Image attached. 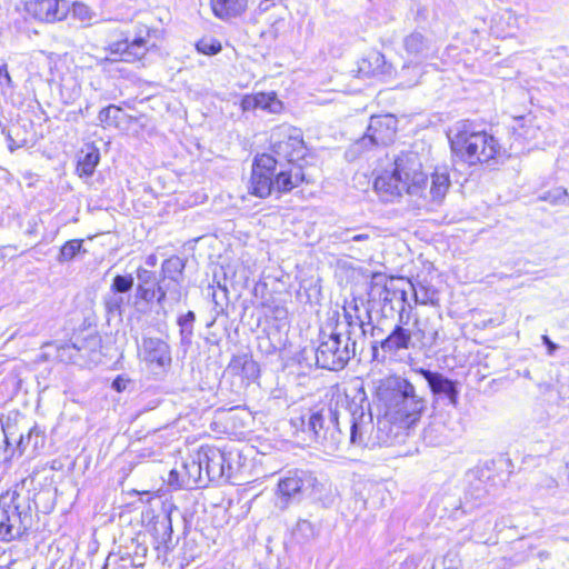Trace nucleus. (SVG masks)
Here are the masks:
<instances>
[{
    "label": "nucleus",
    "instance_id": "obj_61",
    "mask_svg": "<svg viewBox=\"0 0 569 569\" xmlns=\"http://www.w3.org/2000/svg\"><path fill=\"white\" fill-rule=\"evenodd\" d=\"M501 18H505V19H507L508 21H510V20H515V21H516V18L512 16V13H511L510 11H506V12L501 16Z\"/></svg>",
    "mask_w": 569,
    "mask_h": 569
},
{
    "label": "nucleus",
    "instance_id": "obj_28",
    "mask_svg": "<svg viewBox=\"0 0 569 569\" xmlns=\"http://www.w3.org/2000/svg\"><path fill=\"white\" fill-rule=\"evenodd\" d=\"M422 62L409 59V62L402 64L399 71L393 69V77L399 79L402 87H412L419 83V78L422 74Z\"/></svg>",
    "mask_w": 569,
    "mask_h": 569
},
{
    "label": "nucleus",
    "instance_id": "obj_35",
    "mask_svg": "<svg viewBox=\"0 0 569 569\" xmlns=\"http://www.w3.org/2000/svg\"><path fill=\"white\" fill-rule=\"evenodd\" d=\"M99 160L100 153L98 149H91L78 160L77 171L80 176L90 177L93 174Z\"/></svg>",
    "mask_w": 569,
    "mask_h": 569
},
{
    "label": "nucleus",
    "instance_id": "obj_9",
    "mask_svg": "<svg viewBox=\"0 0 569 569\" xmlns=\"http://www.w3.org/2000/svg\"><path fill=\"white\" fill-rule=\"evenodd\" d=\"M345 413L349 417V443L360 448H375L372 415L365 392L352 399Z\"/></svg>",
    "mask_w": 569,
    "mask_h": 569
},
{
    "label": "nucleus",
    "instance_id": "obj_54",
    "mask_svg": "<svg viewBox=\"0 0 569 569\" xmlns=\"http://www.w3.org/2000/svg\"><path fill=\"white\" fill-rule=\"evenodd\" d=\"M168 483L171 487L181 488L180 480H179V472L176 470V468L170 470L169 476H168Z\"/></svg>",
    "mask_w": 569,
    "mask_h": 569
},
{
    "label": "nucleus",
    "instance_id": "obj_33",
    "mask_svg": "<svg viewBox=\"0 0 569 569\" xmlns=\"http://www.w3.org/2000/svg\"><path fill=\"white\" fill-rule=\"evenodd\" d=\"M43 443L44 435L37 426H34L27 435H20L14 450L18 451L19 455H22L29 446H31L32 450L36 451L38 448L43 447Z\"/></svg>",
    "mask_w": 569,
    "mask_h": 569
},
{
    "label": "nucleus",
    "instance_id": "obj_19",
    "mask_svg": "<svg viewBox=\"0 0 569 569\" xmlns=\"http://www.w3.org/2000/svg\"><path fill=\"white\" fill-rule=\"evenodd\" d=\"M142 352L144 361L156 365L160 369H164L171 365L172 358L170 346L160 338H143Z\"/></svg>",
    "mask_w": 569,
    "mask_h": 569
},
{
    "label": "nucleus",
    "instance_id": "obj_5",
    "mask_svg": "<svg viewBox=\"0 0 569 569\" xmlns=\"http://www.w3.org/2000/svg\"><path fill=\"white\" fill-rule=\"evenodd\" d=\"M340 416L337 402L335 406L330 403L309 409L298 420L302 431L307 432L326 453L332 455L343 445Z\"/></svg>",
    "mask_w": 569,
    "mask_h": 569
},
{
    "label": "nucleus",
    "instance_id": "obj_59",
    "mask_svg": "<svg viewBox=\"0 0 569 569\" xmlns=\"http://www.w3.org/2000/svg\"><path fill=\"white\" fill-rule=\"evenodd\" d=\"M427 17V9L425 7H418L416 11L415 20L418 22L420 19L425 20Z\"/></svg>",
    "mask_w": 569,
    "mask_h": 569
},
{
    "label": "nucleus",
    "instance_id": "obj_23",
    "mask_svg": "<svg viewBox=\"0 0 569 569\" xmlns=\"http://www.w3.org/2000/svg\"><path fill=\"white\" fill-rule=\"evenodd\" d=\"M249 0H210L214 17L222 21H230L241 17L248 8Z\"/></svg>",
    "mask_w": 569,
    "mask_h": 569
},
{
    "label": "nucleus",
    "instance_id": "obj_6",
    "mask_svg": "<svg viewBox=\"0 0 569 569\" xmlns=\"http://www.w3.org/2000/svg\"><path fill=\"white\" fill-rule=\"evenodd\" d=\"M32 527L31 505L17 490L0 496V538L10 542L20 539Z\"/></svg>",
    "mask_w": 569,
    "mask_h": 569
},
{
    "label": "nucleus",
    "instance_id": "obj_50",
    "mask_svg": "<svg viewBox=\"0 0 569 569\" xmlns=\"http://www.w3.org/2000/svg\"><path fill=\"white\" fill-rule=\"evenodd\" d=\"M154 301L161 309H164L166 302L169 301V296L159 279L154 286Z\"/></svg>",
    "mask_w": 569,
    "mask_h": 569
},
{
    "label": "nucleus",
    "instance_id": "obj_39",
    "mask_svg": "<svg viewBox=\"0 0 569 569\" xmlns=\"http://www.w3.org/2000/svg\"><path fill=\"white\" fill-rule=\"evenodd\" d=\"M83 241L72 239L67 241L61 248L57 257L58 262L64 263L71 261L81 250Z\"/></svg>",
    "mask_w": 569,
    "mask_h": 569
},
{
    "label": "nucleus",
    "instance_id": "obj_38",
    "mask_svg": "<svg viewBox=\"0 0 569 569\" xmlns=\"http://www.w3.org/2000/svg\"><path fill=\"white\" fill-rule=\"evenodd\" d=\"M257 108L268 110L271 113H277L282 109V102L273 92H259L257 93Z\"/></svg>",
    "mask_w": 569,
    "mask_h": 569
},
{
    "label": "nucleus",
    "instance_id": "obj_49",
    "mask_svg": "<svg viewBox=\"0 0 569 569\" xmlns=\"http://www.w3.org/2000/svg\"><path fill=\"white\" fill-rule=\"evenodd\" d=\"M339 239L343 242L347 241H356V242H363L368 241L370 239L369 233H355L352 230L348 229L340 233Z\"/></svg>",
    "mask_w": 569,
    "mask_h": 569
},
{
    "label": "nucleus",
    "instance_id": "obj_55",
    "mask_svg": "<svg viewBox=\"0 0 569 569\" xmlns=\"http://www.w3.org/2000/svg\"><path fill=\"white\" fill-rule=\"evenodd\" d=\"M3 81H6L8 86L11 84V77L9 74L7 64L0 66V83L2 84Z\"/></svg>",
    "mask_w": 569,
    "mask_h": 569
},
{
    "label": "nucleus",
    "instance_id": "obj_64",
    "mask_svg": "<svg viewBox=\"0 0 569 569\" xmlns=\"http://www.w3.org/2000/svg\"><path fill=\"white\" fill-rule=\"evenodd\" d=\"M212 299H213L214 303L218 305V301L216 300V293L212 295Z\"/></svg>",
    "mask_w": 569,
    "mask_h": 569
},
{
    "label": "nucleus",
    "instance_id": "obj_16",
    "mask_svg": "<svg viewBox=\"0 0 569 569\" xmlns=\"http://www.w3.org/2000/svg\"><path fill=\"white\" fill-rule=\"evenodd\" d=\"M23 3L28 14L43 22L61 21L70 11L67 0H23Z\"/></svg>",
    "mask_w": 569,
    "mask_h": 569
},
{
    "label": "nucleus",
    "instance_id": "obj_3",
    "mask_svg": "<svg viewBox=\"0 0 569 569\" xmlns=\"http://www.w3.org/2000/svg\"><path fill=\"white\" fill-rule=\"evenodd\" d=\"M427 183L422 161L416 151H402L393 162L392 171H386L375 180V189L387 196H401L403 192L418 196Z\"/></svg>",
    "mask_w": 569,
    "mask_h": 569
},
{
    "label": "nucleus",
    "instance_id": "obj_48",
    "mask_svg": "<svg viewBox=\"0 0 569 569\" xmlns=\"http://www.w3.org/2000/svg\"><path fill=\"white\" fill-rule=\"evenodd\" d=\"M221 43L217 40H200L197 43V50L203 54L214 56L221 51Z\"/></svg>",
    "mask_w": 569,
    "mask_h": 569
},
{
    "label": "nucleus",
    "instance_id": "obj_25",
    "mask_svg": "<svg viewBox=\"0 0 569 569\" xmlns=\"http://www.w3.org/2000/svg\"><path fill=\"white\" fill-rule=\"evenodd\" d=\"M172 532L170 515L163 513L157 516L152 525V536L157 543L156 548L160 549L162 547L166 551L169 550L172 541Z\"/></svg>",
    "mask_w": 569,
    "mask_h": 569
},
{
    "label": "nucleus",
    "instance_id": "obj_63",
    "mask_svg": "<svg viewBox=\"0 0 569 569\" xmlns=\"http://www.w3.org/2000/svg\"><path fill=\"white\" fill-rule=\"evenodd\" d=\"M538 556H539L540 558H548V557H549V552H548V551H540V552L538 553Z\"/></svg>",
    "mask_w": 569,
    "mask_h": 569
},
{
    "label": "nucleus",
    "instance_id": "obj_8",
    "mask_svg": "<svg viewBox=\"0 0 569 569\" xmlns=\"http://www.w3.org/2000/svg\"><path fill=\"white\" fill-rule=\"evenodd\" d=\"M353 336V331H349L345 338L343 335L338 333L321 336L315 351L316 365L332 371L343 369L357 352V341Z\"/></svg>",
    "mask_w": 569,
    "mask_h": 569
},
{
    "label": "nucleus",
    "instance_id": "obj_36",
    "mask_svg": "<svg viewBox=\"0 0 569 569\" xmlns=\"http://www.w3.org/2000/svg\"><path fill=\"white\" fill-rule=\"evenodd\" d=\"M124 302H126V300H124L123 295L113 292L111 290L103 297V306H104L106 312L108 316H111V317H116V316L121 317L122 316V312H123L122 307H123Z\"/></svg>",
    "mask_w": 569,
    "mask_h": 569
},
{
    "label": "nucleus",
    "instance_id": "obj_41",
    "mask_svg": "<svg viewBox=\"0 0 569 569\" xmlns=\"http://www.w3.org/2000/svg\"><path fill=\"white\" fill-rule=\"evenodd\" d=\"M139 538L140 537L138 536L136 539H132L131 543L124 547L129 548L130 558L134 560V565L138 567V569L143 565V559L148 552V548L144 541H140Z\"/></svg>",
    "mask_w": 569,
    "mask_h": 569
},
{
    "label": "nucleus",
    "instance_id": "obj_18",
    "mask_svg": "<svg viewBox=\"0 0 569 569\" xmlns=\"http://www.w3.org/2000/svg\"><path fill=\"white\" fill-rule=\"evenodd\" d=\"M412 330V342L415 348H432L438 339L439 321L429 317H417L415 321L408 326Z\"/></svg>",
    "mask_w": 569,
    "mask_h": 569
},
{
    "label": "nucleus",
    "instance_id": "obj_27",
    "mask_svg": "<svg viewBox=\"0 0 569 569\" xmlns=\"http://www.w3.org/2000/svg\"><path fill=\"white\" fill-rule=\"evenodd\" d=\"M407 284L412 289L416 303L437 305L439 301L437 289L427 281L415 279Z\"/></svg>",
    "mask_w": 569,
    "mask_h": 569
},
{
    "label": "nucleus",
    "instance_id": "obj_31",
    "mask_svg": "<svg viewBox=\"0 0 569 569\" xmlns=\"http://www.w3.org/2000/svg\"><path fill=\"white\" fill-rule=\"evenodd\" d=\"M184 268L186 262L183 259L178 256H171L162 262L159 278L182 281Z\"/></svg>",
    "mask_w": 569,
    "mask_h": 569
},
{
    "label": "nucleus",
    "instance_id": "obj_37",
    "mask_svg": "<svg viewBox=\"0 0 569 569\" xmlns=\"http://www.w3.org/2000/svg\"><path fill=\"white\" fill-rule=\"evenodd\" d=\"M233 368H241V373L247 379H256L259 376V366L258 363L247 355L236 357L232 360Z\"/></svg>",
    "mask_w": 569,
    "mask_h": 569
},
{
    "label": "nucleus",
    "instance_id": "obj_56",
    "mask_svg": "<svg viewBox=\"0 0 569 569\" xmlns=\"http://www.w3.org/2000/svg\"><path fill=\"white\" fill-rule=\"evenodd\" d=\"M543 345L547 347L548 353L551 356L555 353V351L558 349V346L551 341V339L543 335L541 337Z\"/></svg>",
    "mask_w": 569,
    "mask_h": 569
},
{
    "label": "nucleus",
    "instance_id": "obj_13",
    "mask_svg": "<svg viewBox=\"0 0 569 569\" xmlns=\"http://www.w3.org/2000/svg\"><path fill=\"white\" fill-rule=\"evenodd\" d=\"M398 120L393 114L372 116L367 131L356 143V151L369 150L372 147H385L395 141Z\"/></svg>",
    "mask_w": 569,
    "mask_h": 569
},
{
    "label": "nucleus",
    "instance_id": "obj_17",
    "mask_svg": "<svg viewBox=\"0 0 569 569\" xmlns=\"http://www.w3.org/2000/svg\"><path fill=\"white\" fill-rule=\"evenodd\" d=\"M418 372L427 381L430 391L440 398L448 399L449 403L456 406L458 403L459 390L457 382L447 378L440 372L420 368Z\"/></svg>",
    "mask_w": 569,
    "mask_h": 569
},
{
    "label": "nucleus",
    "instance_id": "obj_34",
    "mask_svg": "<svg viewBox=\"0 0 569 569\" xmlns=\"http://www.w3.org/2000/svg\"><path fill=\"white\" fill-rule=\"evenodd\" d=\"M90 342H93L96 345L97 339L92 338L89 341V343ZM87 345H88V342L86 340H78V341L72 342V345H70V346H67L63 350L69 353V359L73 363L81 365L82 362H86L88 359L91 358V356L88 351Z\"/></svg>",
    "mask_w": 569,
    "mask_h": 569
},
{
    "label": "nucleus",
    "instance_id": "obj_44",
    "mask_svg": "<svg viewBox=\"0 0 569 569\" xmlns=\"http://www.w3.org/2000/svg\"><path fill=\"white\" fill-rule=\"evenodd\" d=\"M161 281L167 295L169 296V301L179 302L181 300V287L182 281L180 280H170L166 278H159Z\"/></svg>",
    "mask_w": 569,
    "mask_h": 569
},
{
    "label": "nucleus",
    "instance_id": "obj_52",
    "mask_svg": "<svg viewBox=\"0 0 569 569\" xmlns=\"http://www.w3.org/2000/svg\"><path fill=\"white\" fill-rule=\"evenodd\" d=\"M241 107L244 111L258 109L257 108V93L253 96H246L241 101Z\"/></svg>",
    "mask_w": 569,
    "mask_h": 569
},
{
    "label": "nucleus",
    "instance_id": "obj_46",
    "mask_svg": "<svg viewBox=\"0 0 569 569\" xmlns=\"http://www.w3.org/2000/svg\"><path fill=\"white\" fill-rule=\"evenodd\" d=\"M16 450L10 448V442L4 430L0 432V467L10 462Z\"/></svg>",
    "mask_w": 569,
    "mask_h": 569
},
{
    "label": "nucleus",
    "instance_id": "obj_43",
    "mask_svg": "<svg viewBox=\"0 0 569 569\" xmlns=\"http://www.w3.org/2000/svg\"><path fill=\"white\" fill-rule=\"evenodd\" d=\"M70 10L74 18L86 24H90V22L97 17V13L83 2H73Z\"/></svg>",
    "mask_w": 569,
    "mask_h": 569
},
{
    "label": "nucleus",
    "instance_id": "obj_26",
    "mask_svg": "<svg viewBox=\"0 0 569 569\" xmlns=\"http://www.w3.org/2000/svg\"><path fill=\"white\" fill-rule=\"evenodd\" d=\"M184 470L188 475L187 480L184 481L186 489L201 488L207 486L200 450L196 453V456L190 457L184 461Z\"/></svg>",
    "mask_w": 569,
    "mask_h": 569
},
{
    "label": "nucleus",
    "instance_id": "obj_42",
    "mask_svg": "<svg viewBox=\"0 0 569 569\" xmlns=\"http://www.w3.org/2000/svg\"><path fill=\"white\" fill-rule=\"evenodd\" d=\"M134 286V278L132 274H117L110 286V290L120 295L128 293Z\"/></svg>",
    "mask_w": 569,
    "mask_h": 569
},
{
    "label": "nucleus",
    "instance_id": "obj_51",
    "mask_svg": "<svg viewBox=\"0 0 569 569\" xmlns=\"http://www.w3.org/2000/svg\"><path fill=\"white\" fill-rule=\"evenodd\" d=\"M18 248L16 246H1L0 247V259H12L18 256Z\"/></svg>",
    "mask_w": 569,
    "mask_h": 569
},
{
    "label": "nucleus",
    "instance_id": "obj_62",
    "mask_svg": "<svg viewBox=\"0 0 569 569\" xmlns=\"http://www.w3.org/2000/svg\"><path fill=\"white\" fill-rule=\"evenodd\" d=\"M217 286L219 289H221L224 293V297L227 296L228 289L226 284L220 283V281L217 282Z\"/></svg>",
    "mask_w": 569,
    "mask_h": 569
},
{
    "label": "nucleus",
    "instance_id": "obj_57",
    "mask_svg": "<svg viewBox=\"0 0 569 569\" xmlns=\"http://www.w3.org/2000/svg\"><path fill=\"white\" fill-rule=\"evenodd\" d=\"M273 317L277 320L286 319L287 318V310H286V308L279 307V306L274 307V309H273Z\"/></svg>",
    "mask_w": 569,
    "mask_h": 569
},
{
    "label": "nucleus",
    "instance_id": "obj_7",
    "mask_svg": "<svg viewBox=\"0 0 569 569\" xmlns=\"http://www.w3.org/2000/svg\"><path fill=\"white\" fill-rule=\"evenodd\" d=\"M400 283H403V279H387L382 273H375L369 291L368 313L377 306L380 307L383 318H392L396 312H398V317L402 312L407 313V290Z\"/></svg>",
    "mask_w": 569,
    "mask_h": 569
},
{
    "label": "nucleus",
    "instance_id": "obj_32",
    "mask_svg": "<svg viewBox=\"0 0 569 569\" xmlns=\"http://www.w3.org/2000/svg\"><path fill=\"white\" fill-rule=\"evenodd\" d=\"M449 186L450 179L448 172L446 170L435 171L431 174V186L429 190L431 199L436 202H440L445 198Z\"/></svg>",
    "mask_w": 569,
    "mask_h": 569
},
{
    "label": "nucleus",
    "instance_id": "obj_45",
    "mask_svg": "<svg viewBox=\"0 0 569 569\" xmlns=\"http://www.w3.org/2000/svg\"><path fill=\"white\" fill-rule=\"evenodd\" d=\"M121 109L114 104H110L100 110L98 120L107 126H112L117 122Z\"/></svg>",
    "mask_w": 569,
    "mask_h": 569
},
{
    "label": "nucleus",
    "instance_id": "obj_2",
    "mask_svg": "<svg viewBox=\"0 0 569 569\" xmlns=\"http://www.w3.org/2000/svg\"><path fill=\"white\" fill-rule=\"evenodd\" d=\"M306 180L301 166L296 163L279 164L268 153L257 154L252 162L250 192L259 198H267L273 191L288 193Z\"/></svg>",
    "mask_w": 569,
    "mask_h": 569
},
{
    "label": "nucleus",
    "instance_id": "obj_30",
    "mask_svg": "<svg viewBox=\"0 0 569 569\" xmlns=\"http://www.w3.org/2000/svg\"><path fill=\"white\" fill-rule=\"evenodd\" d=\"M102 569H138L134 560L130 558L129 548H119L117 552H110Z\"/></svg>",
    "mask_w": 569,
    "mask_h": 569
},
{
    "label": "nucleus",
    "instance_id": "obj_11",
    "mask_svg": "<svg viewBox=\"0 0 569 569\" xmlns=\"http://www.w3.org/2000/svg\"><path fill=\"white\" fill-rule=\"evenodd\" d=\"M150 29H146L140 31L134 36L132 40H129V37L123 31H116L117 39L114 41H110L107 51L110 52L113 58H106L109 61H123L128 63H132L136 61L142 60L149 49L154 47V44H150Z\"/></svg>",
    "mask_w": 569,
    "mask_h": 569
},
{
    "label": "nucleus",
    "instance_id": "obj_21",
    "mask_svg": "<svg viewBox=\"0 0 569 569\" xmlns=\"http://www.w3.org/2000/svg\"><path fill=\"white\" fill-rule=\"evenodd\" d=\"M200 457L203 463L206 482L220 480L226 476V456L222 451L212 447H201Z\"/></svg>",
    "mask_w": 569,
    "mask_h": 569
},
{
    "label": "nucleus",
    "instance_id": "obj_10",
    "mask_svg": "<svg viewBox=\"0 0 569 569\" xmlns=\"http://www.w3.org/2000/svg\"><path fill=\"white\" fill-rule=\"evenodd\" d=\"M319 485L317 477L309 470H290L278 482L277 506L286 509L292 502L311 496Z\"/></svg>",
    "mask_w": 569,
    "mask_h": 569
},
{
    "label": "nucleus",
    "instance_id": "obj_15",
    "mask_svg": "<svg viewBox=\"0 0 569 569\" xmlns=\"http://www.w3.org/2000/svg\"><path fill=\"white\" fill-rule=\"evenodd\" d=\"M402 49L413 61L425 62L438 58L439 44L431 34L413 30L402 39Z\"/></svg>",
    "mask_w": 569,
    "mask_h": 569
},
{
    "label": "nucleus",
    "instance_id": "obj_12",
    "mask_svg": "<svg viewBox=\"0 0 569 569\" xmlns=\"http://www.w3.org/2000/svg\"><path fill=\"white\" fill-rule=\"evenodd\" d=\"M410 312L401 313L390 333L377 345H372V357L379 362L392 359L399 351L415 348L412 330H409Z\"/></svg>",
    "mask_w": 569,
    "mask_h": 569
},
{
    "label": "nucleus",
    "instance_id": "obj_1",
    "mask_svg": "<svg viewBox=\"0 0 569 569\" xmlns=\"http://www.w3.org/2000/svg\"><path fill=\"white\" fill-rule=\"evenodd\" d=\"M375 399L380 412L398 420L405 426L416 423L426 408L423 397L417 395L415 386L397 375L388 376L376 382Z\"/></svg>",
    "mask_w": 569,
    "mask_h": 569
},
{
    "label": "nucleus",
    "instance_id": "obj_24",
    "mask_svg": "<svg viewBox=\"0 0 569 569\" xmlns=\"http://www.w3.org/2000/svg\"><path fill=\"white\" fill-rule=\"evenodd\" d=\"M136 277L138 280L136 298L148 305L154 302V286L158 281L156 273L143 267H139L136 270Z\"/></svg>",
    "mask_w": 569,
    "mask_h": 569
},
{
    "label": "nucleus",
    "instance_id": "obj_53",
    "mask_svg": "<svg viewBox=\"0 0 569 569\" xmlns=\"http://www.w3.org/2000/svg\"><path fill=\"white\" fill-rule=\"evenodd\" d=\"M128 382H129V380H128V379H124L123 377L118 376V377L112 381V388H113L116 391L121 392V391L126 390Z\"/></svg>",
    "mask_w": 569,
    "mask_h": 569
},
{
    "label": "nucleus",
    "instance_id": "obj_47",
    "mask_svg": "<svg viewBox=\"0 0 569 569\" xmlns=\"http://www.w3.org/2000/svg\"><path fill=\"white\" fill-rule=\"evenodd\" d=\"M295 535L308 541L316 536L315 526L309 520L301 519L297 522Z\"/></svg>",
    "mask_w": 569,
    "mask_h": 569
},
{
    "label": "nucleus",
    "instance_id": "obj_22",
    "mask_svg": "<svg viewBox=\"0 0 569 569\" xmlns=\"http://www.w3.org/2000/svg\"><path fill=\"white\" fill-rule=\"evenodd\" d=\"M358 74L359 77L382 76L385 78H392L393 67L387 62L381 52L372 50L359 61Z\"/></svg>",
    "mask_w": 569,
    "mask_h": 569
},
{
    "label": "nucleus",
    "instance_id": "obj_58",
    "mask_svg": "<svg viewBox=\"0 0 569 569\" xmlns=\"http://www.w3.org/2000/svg\"><path fill=\"white\" fill-rule=\"evenodd\" d=\"M176 470L179 472V480H180V487L184 488V481L187 480V471L184 470V461L182 462L180 468H176Z\"/></svg>",
    "mask_w": 569,
    "mask_h": 569
},
{
    "label": "nucleus",
    "instance_id": "obj_29",
    "mask_svg": "<svg viewBox=\"0 0 569 569\" xmlns=\"http://www.w3.org/2000/svg\"><path fill=\"white\" fill-rule=\"evenodd\" d=\"M194 322L196 313L193 311H188L187 313L179 316L177 319L180 345L184 348V351H187L192 343Z\"/></svg>",
    "mask_w": 569,
    "mask_h": 569
},
{
    "label": "nucleus",
    "instance_id": "obj_4",
    "mask_svg": "<svg viewBox=\"0 0 569 569\" xmlns=\"http://www.w3.org/2000/svg\"><path fill=\"white\" fill-rule=\"evenodd\" d=\"M453 154L470 166L489 162L500 151L498 140L486 130H476L471 122H458L449 133Z\"/></svg>",
    "mask_w": 569,
    "mask_h": 569
},
{
    "label": "nucleus",
    "instance_id": "obj_40",
    "mask_svg": "<svg viewBox=\"0 0 569 569\" xmlns=\"http://www.w3.org/2000/svg\"><path fill=\"white\" fill-rule=\"evenodd\" d=\"M345 320H346V330L338 332V335H343V338L348 335L349 331L355 332V339L358 337H363L366 335L365 323L359 317H353L349 311L345 309Z\"/></svg>",
    "mask_w": 569,
    "mask_h": 569
},
{
    "label": "nucleus",
    "instance_id": "obj_60",
    "mask_svg": "<svg viewBox=\"0 0 569 569\" xmlns=\"http://www.w3.org/2000/svg\"><path fill=\"white\" fill-rule=\"evenodd\" d=\"M146 263L149 267H154L157 264V257L154 254L148 256L147 259H146Z\"/></svg>",
    "mask_w": 569,
    "mask_h": 569
},
{
    "label": "nucleus",
    "instance_id": "obj_14",
    "mask_svg": "<svg viewBox=\"0 0 569 569\" xmlns=\"http://www.w3.org/2000/svg\"><path fill=\"white\" fill-rule=\"evenodd\" d=\"M272 151L288 161L295 163L306 154V146L299 129L282 124L276 127L270 134Z\"/></svg>",
    "mask_w": 569,
    "mask_h": 569
},
{
    "label": "nucleus",
    "instance_id": "obj_20",
    "mask_svg": "<svg viewBox=\"0 0 569 569\" xmlns=\"http://www.w3.org/2000/svg\"><path fill=\"white\" fill-rule=\"evenodd\" d=\"M411 426H405L398 420L386 416V412H381L378 417L376 426L373 425V443L377 446H390L395 439L398 438L405 429H409Z\"/></svg>",
    "mask_w": 569,
    "mask_h": 569
}]
</instances>
